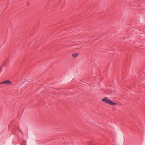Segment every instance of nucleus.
I'll return each mask as SVG.
<instances>
[{
    "label": "nucleus",
    "instance_id": "obj_1",
    "mask_svg": "<svg viewBox=\"0 0 145 145\" xmlns=\"http://www.w3.org/2000/svg\"><path fill=\"white\" fill-rule=\"evenodd\" d=\"M102 101L108 104L113 105H117L116 103L114 102L110 99H108L107 97H105L102 99Z\"/></svg>",
    "mask_w": 145,
    "mask_h": 145
},
{
    "label": "nucleus",
    "instance_id": "obj_2",
    "mask_svg": "<svg viewBox=\"0 0 145 145\" xmlns=\"http://www.w3.org/2000/svg\"><path fill=\"white\" fill-rule=\"evenodd\" d=\"M11 83V82L9 80H7L6 81H4L2 82H0V84H10Z\"/></svg>",
    "mask_w": 145,
    "mask_h": 145
},
{
    "label": "nucleus",
    "instance_id": "obj_3",
    "mask_svg": "<svg viewBox=\"0 0 145 145\" xmlns=\"http://www.w3.org/2000/svg\"><path fill=\"white\" fill-rule=\"evenodd\" d=\"M78 53H74L73 54L72 56L73 57H76L78 55Z\"/></svg>",
    "mask_w": 145,
    "mask_h": 145
},
{
    "label": "nucleus",
    "instance_id": "obj_4",
    "mask_svg": "<svg viewBox=\"0 0 145 145\" xmlns=\"http://www.w3.org/2000/svg\"><path fill=\"white\" fill-rule=\"evenodd\" d=\"M18 129H19V130L20 131V129H19V128H18Z\"/></svg>",
    "mask_w": 145,
    "mask_h": 145
}]
</instances>
